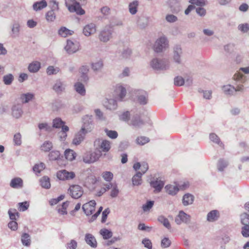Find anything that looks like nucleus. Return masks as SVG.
Wrapping results in <instances>:
<instances>
[{
	"label": "nucleus",
	"instance_id": "nucleus-14",
	"mask_svg": "<svg viewBox=\"0 0 249 249\" xmlns=\"http://www.w3.org/2000/svg\"><path fill=\"white\" fill-rule=\"evenodd\" d=\"M166 62L163 61H159L157 59H154L151 62V67L156 70H163L166 68Z\"/></svg>",
	"mask_w": 249,
	"mask_h": 249
},
{
	"label": "nucleus",
	"instance_id": "nucleus-23",
	"mask_svg": "<svg viewBox=\"0 0 249 249\" xmlns=\"http://www.w3.org/2000/svg\"><path fill=\"white\" fill-rule=\"evenodd\" d=\"M21 241L24 246H30L31 243L30 235L26 233H23L21 236Z\"/></svg>",
	"mask_w": 249,
	"mask_h": 249
},
{
	"label": "nucleus",
	"instance_id": "nucleus-30",
	"mask_svg": "<svg viewBox=\"0 0 249 249\" xmlns=\"http://www.w3.org/2000/svg\"><path fill=\"white\" fill-rule=\"evenodd\" d=\"M65 124V123L63 122L60 118H57L53 120V126L56 128H62L63 126H66Z\"/></svg>",
	"mask_w": 249,
	"mask_h": 249
},
{
	"label": "nucleus",
	"instance_id": "nucleus-44",
	"mask_svg": "<svg viewBox=\"0 0 249 249\" xmlns=\"http://www.w3.org/2000/svg\"><path fill=\"white\" fill-rule=\"evenodd\" d=\"M103 178L107 181H110L113 177V174L109 171L104 172L102 175Z\"/></svg>",
	"mask_w": 249,
	"mask_h": 249
},
{
	"label": "nucleus",
	"instance_id": "nucleus-9",
	"mask_svg": "<svg viewBox=\"0 0 249 249\" xmlns=\"http://www.w3.org/2000/svg\"><path fill=\"white\" fill-rule=\"evenodd\" d=\"M126 93V89L122 85L118 84L114 89V96L116 99L122 101L125 96Z\"/></svg>",
	"mask_w": 249,
	"mask_h": 249
},
{
	"label": "nucleus",
	"instance_id": "nucleus-62",
	"mask_svg": "<svg viewBox=\"0 0 249 249\" xmlns=\"http://www.w3.org/2000/svg\"><path fill=\"white\" fill-rule=\"evenodd\" d=\"M10 218L12 220H16V217L18 216V213L16 212V210H9L8 211Z\"/></svg>",
	"mask_w": 249,
	"mask_h": 249
},
{
	"label": "nucleus",
	"instance_id": "nucleus-50",
	"mask_svg": "<svg viewBox=\"0 0 249 249\" xmlns=\"http://www.w3.org/2000/svg\"><path fill=\"white\" fill-rule=\"evenodd\" d=\"M119 191L116 184H111V191L110 196L112 197H116L119 194Z\"/></svg>",
	"mask_w": 249,
	"mask_h": 249
},
{
	"label": "nucleus",
	"instance_id": "nucleus-47",
	"mask_svg": "<svg viewBox=\"0 0 249 249\" xmlns=\"http://www.w3.org/2000/svg\"><path fill=\"white\" fill-rule=\"evenodd\" d=\"M241 228V234L244 237H249V225H243Z\"/></svg>",
	"mask_w": 249,
	"mask_h": 249
},
{
	"label": "nucleus",
	"instance_id": "nucleus-16",
	"mask_svg": "<svg viewBox=\"0 0 249 249\" xmlns=\"http://www.w3.org/2000/svg\"><path fill=\"white\" fill-rule=\"evenodd\" d=\"M224 92L227 94H231L237 91H242L243 89L242 85L238 86L236 89L230 85L225 86L223 88Z\"/></svg>",
	"mask_w": 249,
	"mask_h": 249
},
{
	"label": "nucleus",
	"instance_id": "nucleus-2",
	"mask_svg": "<svg viewBox=\"0 0 249 249\" xmlns=\"http://www.w3.org/2000/svg\"><path fill=\"white\" fill-rule=\"evenodd\" d=\"M102 156L100 151L95 150L94 151H88L85 152L83 156V161L86 163H92L98 161Z\"/></svg>",
	"mask_w": 249,
	"mask_h": 249
},
{
	"label": "nucleus",
	"instance_id": "nucleus-45",
	"mask_svg": "<svg viewBox=\"0 0 249 249\" xmlns=\"http://www.w3.org/2000/svg\"><path fill=\"white\" fill-rule=\"evenodd\" d=\"M60 153L57 151H52L49 155V159L51 160H59Z\"/></svg>",
	"mask_w": 249,
	"mask_h": 249
},
{
	"label": "nucleus",
	"instance_id": "nucleus-24",
	"mask_svg": "<svg viewBox=\"0 0 249 249\" xmlns=\"http://www.w3.org/2000/svg\"><path fill=\"white\" fill-rule=\"evenodd\" d=\"M47 6V3L46 0H42L40 1L35 2L33 7L34 10L38 11L45 8Z\"/></svg>",
	"mask_w": 249,
	"mask_h": 249
},
{
	"label": "nucleus",
	"instance_id": "nucleus-5",
	"mask_svg": "<svg viewBox=\"0 0 249 249\" xmlns=\"http://www.w3.org/2000/svg\"><path fill=\"white\" fill-rule=\"evenodd\" d=\"M168 47V42L165 37H162L158 39L154 46V50L159 53L163 51Z\"/></svg>",
	"mask_w": 249,
	"mask_h": 249
},
{
	"label": "nucleus",
	"instance_id": "nucleus-32",
	"mask_svg": "<svg viewBox=\"0 0 249 249\" xmlns=\"http://www.w3.org/2000/svg\"><path fill=\"white\" fill-rule=\"evenodd\" d=\"M228 165V162L227 160L223 159H220L217 163L218 170L220 172L223 171L224 169L227 167Z\"/></svg>",
	"mask_w": 249,
	"mask_h": 249
},
{
	"label": "nucleus",
	"instance_id": "nucleus-26",
	"mask_svg": "<svg viewBox=\"0 0 249 249\" xmlns=\"http://www.w3.org/2000/svg\"><path fill=\"white\" fill-rule=\"evenodd\" d=\"M40 68V63L38 61H35L31 63L28 66V70L31 72H36Z\"/></svg>",
	"mask_w": 249,
	"mask_h": 249
},
{
	"label": "nucleus",
	"instance_id": "nucleus-42",
	"mask_svg": "<svg viewBox=\"0 0 249 249\" xmlns=\"http://www.w3.org/2000/svg\"><path fill=\"white\" fill-rule=\"evenodd\" d=\"M53 147V145L50 141H46L41 146V149L42 150L47 152L50 151Z\"/></svg>",
	"mask_w": 249,
	"mask_h": 249
},
{
	"label": "nucleus",
	"instance_id": "nucleus-10",
	"mask_svg": "<svg viewBox=\"0 0 249 249\" xmlns=\"http://www.w3.org/2000/svg\"><path fill=\"white\" fill-rule=\"evenodd\" d=\"M96 202L94 200H90L89 202L84 204L82 209L87 215H90L95 211Z\"/></svg>",
	"mask_w": 249,
	"mask_h": 249
},
{
	"label": "nucleus",
	"instance_id": "nucleus-8",
	"mask_svg": "<svg viewBox=\"0 0 249 249\" xmlns=\"http://www.w3.org/2000/svg\"><path fill=\"white\" fill-rule=\"evenodd\" d=\"M75 176L74 172H68L66 170H60L57 173V178L61 180L71 179L74 178Z\"/></svg>",
	"mask_w": 249,
	"mask_h": 249
},
{
	"label": "nucleus",
	"instance_id": "nucleus-17",
	"mask_svg": "<svg viewBox=\"0 0 249 249\" xmlns=\"http://www.w3.org/2000/svg\"><path fill=\"white\" fill-rule=\"evenodd\" d=\"M194 201V196L190 193H186L182 197V203L183 206H187L193 204Z\"/></svg>",
	"mask_w": 249,
	"mask_h": 249
},
{
	"label": "nucleus",
	"instance_id": "nucleus-34",
	"mask_svg": "<svg viewBox=\"0 0 249 249\" xmlns=\"http://www.w3.org/2000/svg\"><path fill=\"white\" fill-rule=\"evenodd\" d=\"M89 71L88 68L86 66H83L80 69V72L81 73V80L86 81L88 79L86 74Z\"/></svg>",
	"mask_w": 249,
	"mask_h": 249
},
{
	"label": "nucleus",
	"instance_id": "nucleus-31",
	"mask_svg": "<svg viewBox=\"0 0 249 249\" xmlns=\"http://www.w3.org/2000/svg\"><path fill=\"white\" fill-rule=\"evenodd\" d=\"M75 89L78 93L81 95H85L86 90L84 86L80 83H76L74 85Z\"/></svg>",
	"mask_w": 249,
	"mask_h": 249
},
{
	"label": "nucleus",
	"instance_id": "nucleus-57",
	"mask_svg": "<svg viewBox=\"0 0 249 249\" xmlns=\"http://www.w3.org/2000/svg\"><path fill=\"white\" fill-rule=\"evenodd\" d=\"M13 80V76L11 74L5 75L3 77V82L6 85H10Z\"/></svg>",
	"mask_w": 249,
	"mask_h": 249
},
{
	"label": "nucleus",
	"instance_id": "nucleus-18",
	"mask_svg": "<svg viewBox=\"0 0 249 249\" xmlns=\"http://www.w3.org/2000/svg\"><path fill=\"white\" fill-rule=\"evenodd\" d=\"M164 185V182L158 178L150 182L151 186L155 189V192H159L161 191Z\"/></svg>",
	"mask_w": 249,
	"mask_h": 249
},
{
	"label": "nucleus",
	"instance_id": "nucleus-48",
	"mask_svg": "<svg viewBox=\"0 0 249 249\" xmlns=\"http://www.w3.org/2000/svg\"><path fill=\"white\" fill-rule=\"evenodd\" d=\"M22 113L21 108H18L14 107L12 109V115L16 118H19Z\"/></svg>",
	"mask_w": 249,
	"mask_h": 249
},
{
	"label": "nucleus",
	"instance_id": "nucleus-61",
	"mask_svg": "<svg viewBox=\"0 0 249 249\" xmlns=\"http://www.w3.org/2000/svg\"><path fill=\"white\" fill-rule=\"evenodd\" d=\"M154 201H149L147 202V203L143 205L142 209L144 212H146L149 211L153 206Z\"/></svg>",
	"mask_w": 249,
	"mask_h": 249
},
{
	"label": "nucleus",
	"instance_id": "nucleus-27",
	"mask_svg": "<svg viewBox=\"0 0 249 249\" xmlns=\"http://www.w3.org/2000/svg\"><path fill=\"white\" fill-rule=\"evenodd\" d=\"M58 34L63 37H66L72 35L73 31L69 30L65 27H61L58 31Z\"/></svg>",
	"mask_w": 249,
	"mask_h": 249
},
{
	"label": "nucleus",
	"instance_id": "nucleus-36",
	"mask_svg": "<svg viewBox=\"0 0 249 249\" xmlns=\"http://www.w3.org/2000/svg\"><path fill=\"white\" fill-rule=\"evenodd\" d=\"M34 97V95L33 94L27 93L22 94L20 96V99L22 103H26L32 100Z\"/></svg>",
	"mask_w": 249,
	"mask_h": 249
},
{
	"label": "nucleus",
	"instance_id": "nucleus-29",
	"mask_svg": "<svg viewBox=\"0 0 249 249\" xmlns=\"http://www.w3.org/2000/svg\"><path fill=\"white\" fill-rule=\"evenodd\" d=\"M111 33L109 31H103L99 35L100 40L103 42L108 41L110 37Z\"/></svg>",
	"mask_w": 249,
	"mask_h": 249
},
{
	"label": "nucleus",
	"instance_id": "nucleus-19",
	"mask_svg": "<svg viewBox=\"0 0 249 249\" xmlns=\"http://www.w3.org/2000/svg\"><path fill=\"white\" fill-rule=\"evenodd\" d=\"M10 185L13 188H21L23 186V180L18 177L14 178L11 180Z\"/></svg>",
	"mask_w": 249,
	"mask_h": 249
},
{
	"label": "nucleus",
	"instance_id": "nucleus-52",
	"mask_svg": "<svg viewBox=\"0 0 249 249\" xmlns=\"http://www.w3.org/2000/svg\"><path fill=\"white\" fill-rule=\"evenodd\" d=\"M105 132L107 136L111 139H114L117 138L118 133L116 131L109 130L107 129H105Z\"/></svg>",
	"mask_w": 249,
	"mask_h": 249
},
{
	"label": "nucleus",
	"instance_id": "nucleus-3",
	"mask_svg": "<svg viewBox=\"0 0 249 249\" xmlns=\"http://www.w3.org/2000/svg\"><path fill=\"white\" fill-rule=\"evenodd\" d=\"M96 150L100 151L102 154L103 152H107L111 148L110 141H95L94 143Z\"/></svg>",
	"mask_w": 249,
	"mask_h": 249
},
{
	"label": "nucleus",
	"instance_id": "nucleus-59",
	"mask_svg": "<svg viewBox=\"0 0 249 249\" xmlns=\"http://www.w3.org/2000/svg\"><path fill=\"white\" fill-rule=\"evenodd\" d=\"M59 71L58 68H54L53 66H49L47 69V73L49 75H52L57 73Z\"/></svg>",
	"mask_w": 249,
	"mask_h": 249
},
{
	"label": "nucleus",
	"instance_id": "nucleus-43",
	"mask_svg": "<svg viewBox=\"0 0 249 249\" xmlns=\"http://www.w3.org/2000/svg\"><path fill=\"white\" fill-rule=\"evenodd\" d=\"M45 168V165L43 163L36 164L33 167V171L36 174H39Z\"/></svg>",
	"mask_w": 249,
	"mask_h": 249
},
{
	"label": "nucleus",
	"instance_id": "nucleus-46",
	"mask_svg": "<svg viewBox=\"0 0 249 249\" xmlns=\"http://www.w3.org/2000/svg\"><path fill=\"white\" fill-rule=\"evenodd\" d=\"M67 249H76L77 247V242L76 240L72 239L66 245Z\"/></svg>",
	"mask_w": 249,
	"mask_h": 249
},
{
	"label": "nucleus",
	"instance_id": "nucleus-22",
	"mask_svg": "<svg viewBox=\"0 0 249 249\" xmlns=\"http://www.w3.org/2000/svg\"><path fill=\"white\" fill-rule=\"evenodd\" d=\"M142 174L141 172H138L132 178V182L134 186H138L142 184Z\"/></svg>",
	"mask_w": 249,
	"mask_h": 249
},
{
	"label": "nucleus",
	"instance_id": "nucleus-12",
	"mask_svg": "<svg viewBox=\"0 0 249 249\" xmlns=\"http://www.w3.org/2000/svg\"><path fill=\"white\" fill-rule=\"evenodd\" d=\"M65 49L68 53H73L78 50L79 44L77 42L74 43L71 40H68Z\"/></svg>",
	"mask_w": 249,
	"mask_h": 249
},
{
	"label": "nucleus",
	"instance_id": "nucleus-21",
	"mask_svg": "<svg viewBox=\"0 0 249 249\" xmlns=\"http://www.w3.org/2000/svg\"><path fill=\"white\" fill-rule=\"evenodd\" d=\"M100 234L105 240L110 239L113 235L112 232L106 228H103L100 230L99 231Z\"/></svg>",
	"mask_w": 249,
	"mask_h": 249
},
{
	"label": "nucleus",
	"instance_id": "nucleus-58",
	"mask_svg": "<svg viewBox=\"0 0 249 249\" xmlns=\"http://www.w3.org/2000/svg\"><path fill=\"white\" fill-rule=\"evenodd\" d=\"M184 84V80L181 76H177L174 79V84L178 86H181Z\"/></svg>",
	"mask_w": 249,
	"mask_h": 249
},
{
	"label": "nucleus",
	"instance_id": "nucleus-64",
	"mask_svg": "<svg viewBox=\"0 0 249 249\" xmlns=\"http://www.w3.org/2000/svg\"><path fill=\"white\" fill-rule=\"evenodd\" d=\"M238 28L244 33L247 32L249 30V25L247 23L241 24L239 25Z\"/></svg>",
	"mask_w": 249,
	"mask_h": 249
},
{
	"label": "nucleus",
	"instance_id": "nucleus-20",
	"mask_svg": "<svg viewBox=\"0 0 249 249\" xmlns=\"http://www.w3.org/2000/svg\"><path fill=\"white\" fill-rule=\"evenodd\" d=\"M95 32L96 27L93 24L87 25L83 29V33L86 36H89Z\"/></svg>",
	"mask_w": 249,
	"mask_h": 249
},
{
	"label": "nucleus",
	"instance_id": "nucleus-15",
	"mask_svg": "<svg viewBox=\"0 0 249 249\" xmlns=\"http://www.w3.org/2000/svg\"><path fill=\"white\" fill-rule=\"evenodd\" d=\"M219 217L220 213L218 210H212L208 213L207 220L210 222H213L217 221Z\"/></svg>",
	"mask_w": 249,
	"mask_h": 249
},
{
	"label": "nucleus",
	"instance_id": "nucleus-13",
	"mask_svg": "<svg viewBox=\"0 0 249 249\" xmlns=\"http://www.w3.org/2000/svg\"><path fill=\"white\" fill-rule=\"evenodd\" d=\"M86 243L92 248L97 247V242L95 237L90 233H87L85 236Z\"/></svg>",
	"mask_w": 249,
	"mask_h": 249
},
{
	"label": "nucleus",
	"instance_id": "nucleus-41",
	"mask_svg": "<svg viewBox=\"0 0 249 249\" xmlns=\"http://www.w3.org/2000/svg\"><path fill=\"white\" fill-rule=\"evenodd\" d=\"M69 130L68 126H63L61 130L59 132V137L61 139H66L67 137V132Z\"/></svg>",
	"mask_w": 249,
	"mask_h": 249
},
{
	"label": "nucleus",
	"instance_id": "nucleus-11",
	"mask_svg": "<svg viewBox=\"0 0 249 249\" xmlns=\"http://www.w3.org/2000/svg\"><path fill=\"white\" fill-rule=\"evenodd\" d=\"M93 127V124L91 122H85L81 129L78 133V135L79 136V139L83 138L86 133L91 131Z\"/></svg>",
	"mask_w": 249,
	"mask_h": 249
},
{
	"label": "nucleus",
	"instance_id": "nucleus-1",
	"mask_svg": "<svg viewBox=\"0 0 249 249\" xmlns=\"http://www.w3.org/2000/svg\"><path fill=\"white\" fill-rule=\"evenodd\" d=\"M85 0H65V4L71 12H76L77 14L83 15L85 12L80 4Z\"/></svg>",
	"mask_w": 249,
	"mask_h": 249
},
{
	"label": "nucleus",
	"instance_id": "nucleus-63",
	"mask_svg": "<svg viewBox=\"0 0 249 249\" xmlns=\"http://www.w3.org/2000/svg\"><path fill=\"white\" fill-rule=\"evenodd\" d=\"M38 128L40 130H45L47 131L51 130V127L49 126L47 123H40L38 124Z\"/></svg>",
	"mask_w": 249,
	"mask_h": 249
},
{
	"label": "nucleus",
	"instance_id": "nucleus-40",
	"mask_svg": "<svg viewBox=\"0 0 249 249\" xmlns=\"http://www.w3.org/2000/svg\"><path fill=\"white\" fill-rule=\"evenodd\" d=\"M158 220L160 223H162L165 227H166L167 229L170 228V222L166 217L162 215H160L159 216Z\"/></svg>",
	"mask_w": 249,
	"mask_h": 249
},
{
	"label": "nucleus",
	"instance_id": "nucleus-54",
	"mask_svg": "<svg viewBox=\"0 0 249 249\" xmlns=\"http://www.w3.org/2000/svg\"><path fill=\"white\" fill-rule=\"evenodd\" d=\"M64 197H65V196L62 195H60V196H59L58 197H57L56 198L51 199L49 201L50 204L51 205H55L57 203H58L59 201L63 200L64 198Z\"/></svg>",
	"mask_w": 249,
	"mask_h": 249
},
{
	"label": "nucleus",
	"instance_id": "nucleus-49",
	"mask_svg": "<svg viewBox=\"0 0 249 249\" xmlns=\"http://www.w3.org/2000/svg\"><path fill=\"white\" fill-rule=\"evenodd\" d=\"M18 210L20 211L24 212L27 210L29 207V203L27 201L20 202L18 203Z\"/></svg>",
	"mask_w": 249,
	"mask_h": 249
},
{
	"label": "nucleus",
	"instance_id": "nucleus-33",
	"mask_svg": "<svg viewBox=\"0 0 249 249\" xmlns=\"http://www.w3.org/2000/svg\"><path fill=\"white\" fill-rule=\"evenodd\" d=\"M41 186L46 189H49L51 186L50 179L47 177H43L40 180Z\"/></svg>",
	"mask_w": 249,
	"mask_h": 249
},
{
	"label": "nucleus",
	"instance_id": "nucleus-37",
	"mask_svg": "<svg viewBox=\"0 0 249 249\" xmlns=\"http://www.w3.org/2000/svg\"><path fill=\"white\" fill-rule=\"evenodd\" d=\"M70 203V202L69 201H66L64 202L61 207L58 209V212L59 213L62 215L66 214L67 213V209Z\"/></svg>",
	"mask_w": 249,
	"mask_h": 249
},
{
	"label": "nucleus",
	"instance_id": "nucleus-28",
	"mask_svg": "<svg viewBox=\"0 0 249 249\" xmlns=\"http://www.w3.org/2000/svg\"><path fill=\"white\" fill-rule=\"evenodd\" d=\"M76 156V153L71 149H67L65 151V157L67 160L70 161L74 160Z\"/></svg>",
	"mask_w": 249,
	"mask_h": 249
},
{
	"label": "nucleus",
	"instance_id": "nucleus-4",
	"mask_svg": "<svg viewBox=\"0 0 249 249\" xmlns=\"http://www.w3.org/2000/svg\"><path fill=\"white\" fill-rule=\"evenodd\" d=\"M68 192L72 198L78 199L82 196L84 191L81 186L78 185H73L69 187Z\"/></svg>",
	"mask_w": 249,
	"mask_h": 249
},
{
	"label": "nucleus",
	"instance_id": "nucleus-7",
	"mask_svg": "<svg viewBox=\"0 0 249 249\" xmlns=\"http://www.w3.org/2000/svg\"><path fill=\"white\" fill-rule=\"evenodd\" d=\"M190 215L186 213L183 211H180L175 218V222L177 224L180 225L182 223L188 224L190 222Z\"/></svg>",
	"mask_w": 249,
	"mask_h": 249
},
{
	"label": "nucleus",
	"instance_id": "nucleus-35",
	"mask_svg": "<svg viewBox=\"0 0 249 249\" xmlns=\"http://www.w3.org/2000/svg\"><path fill=\"white\" fill-rule=\"evenodd\" d=\"M181 53V49L179 47H176L174 50L173 57L175 61L177 62H179L180 54Z\"/></svg>",
	"mask_w": 249,
	"mask_h": 249
},
{
	"label": "nucleus",
	"instance_id": "nucleus-25",
	"mask_svg": "<svg viewBox=\"0 0 249 249\" xmlns=\"http://www.w3.org/2000/svg\"><path fill=\"white\" fill-rule=\"evenodd\" d=\"M138 97V102L142 105H145L147 102V94L145 91H141Z\"/></svg>",
	"mask_w": 249,
	"mask_h": 249
},
{
	"label": "nucleus",
	"instance_id": "nucleus-39",
	"mask_svg": "<svg viewBox=\"0 0 249 249\" xmlns=\"http://www.w3.org/2000/svg\"><path fill=\"white\" fill-rule=\"evenodd\" d=\"M138 2L137 1H133L129 5V10L131 14H135L137 11Z\"/></svg>",
	"mask_w": 249,
	"mask_h": 249
},
{
	"label": "nucleus",
	"instance_id": "nucleus-56",
	"mask_svg": "<svg viewBox=\"0 0 249 249\" xmlns=\"http://www.w3.org/2000/svg\"><path fill=\"white\" fill-rule=\"evenodd\" d=\"M206 2V0H190L189 1V2L192 5H196L197 6H203L205 5Z\"/></svg>",
	"mask_w": 249,
	"mask_h": 249
},
{
	"label": "nucleus",
	"instance_id": "nucleus-60",
	"mask_svg": "<svg viewBox=\"0 0 249 249\" xmlns=\"http://www.w3.org/2000/svg\"><path fill=\"white\" fill-rule=\"evenodd\" d=\"M171 244L170 240L168 238L164 237L161 242L162 248H166L170 246Z\"/></svg>",
	"mask_w": 249,
	"mask_h": 249
},
{
	"label": "nucleus",
	"instance_id": "nucleus-53",
	"mask_svg": "<svg viewBox=\"0 0 249 249\" xmlns=\"http://www.w3.org/2000/svg\"><path fill=\"white\" fill-rule=\"evenodd\" d=\"M46 19L49 21H53L55 18V15L53 10L48 11L46 15Z\"/></svg>",
	"mask_w": 249,
	"mask_h": 249
},
{
	"label": "nucleus",
	"instance_id": "nucleus-51",
	"mask_svg": "<svg viewBox=\"0 0 249 249\" xmlns=\"http://www.w3.org/2000/svg\"><path fill=\"white\" fill-rule=\"evenodd\" d=\"M53 89L56 92L59 93L61 92L64 89L62 83L60 81H57L53 86Z\"/></svg>",
	"mask_w": 249,
	"mask_h": 249
},
{
	"label": "nucleus",
	"instance_id": "nucleus-55",
	"mask_svg": "<svg viewBox=\"0 0 249 249\" xmlns=\"http://www.w3.org/2000/svg\"><path fill=\"white\" fill-rule=\"evenodd\" d=\"M143 124V122L139 118H135L132 120L131 124L135 127H140Z\"/></svg>",
	"mask_w": 249,
	"mask_h": 249
},
{
	"label": "nucleus",
	"instance_id": "nucleus-38",
	"mask_svg": "<svg viewBox=\"0 0 249 249\" xmlns=\"http://www.w3.org/2000/svg\"><path fill=\"white\" fill-rule=\"evenodd\" d=\"M241 223L242 225H249V214L243 213L240 215Z\"/></svg>",
	"mask_w": 249,
	"mask_h": 249
},
{
	"label": "nucleus",
	"instance_id": "nucleus-6",
	"mask_svg": "<svg viewBox=\"0 0 249 249\" xmlns=\"http://www.w3.org/2000/svg\"><path fill=\"white\" fill-rule=\"evenodd\" d=\"M175 185L172 188V196L176 195L179 191H184L189 188L190 184L188 181H180L174 182Z\"/></svg>",
	"mask_w": 249,
	"mask_h": 249
}]
</instances>
